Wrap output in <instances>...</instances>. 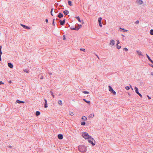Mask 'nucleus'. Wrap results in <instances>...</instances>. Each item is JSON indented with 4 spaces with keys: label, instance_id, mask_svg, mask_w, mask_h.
Segmentation results:
<instances>
[{
    "label": "nucleus",
    "instance_id": "10",
    "mask_svg": "<svg viewBox=\"0 0 153 153\" xmlns=\"http://www.w3.org/2000/svg\"><path fill=\"white\" fill-rule=\"evenodd\" d=\"M63 15L61 13H59L58 15L57 16V17L59 18H61L63 17Z\"/></svg>",
    "mask_w": 153,
    "mask_h": 153
},
{
    "label": "nucleus",
    "instance_id": "28",
    "mask_svg": "<svg viewBox=\"0 0 153 153\" xmlns=\"http://www.w3.org/2000/svg\"><path fill=\"white\" fill-rule=\"evenodd\" d=\"M24 71L25 72L27 73H29V71L27 69H25Z\"/></svg>",
    "mask_w": 153,
    "mask_h": 153
},
{
    "label": "nucleus",
    "instance_id": "6",
    "mask_svg": "<svg viewBox=\"0 0 153 153\" xmlns=\"http://www.w3.org/2000/svg\"><path fill=\"white\" fill-rule=\"evenodd\" d=\"M102 19V18L101 17H99L98 19L99 24L100 26V27H102V23L101 22Z\"/></svg>",
    "mask_w": 153,
    "mask_h": 153
},
{
    "label": "nucleus",
    "instance_id": "14",
    "mask_svg": "<svg viewBox=\"0 0 153 153\" xmlns=\"http://www.w3.org/2000/svg\"><path fill=\"white\" fill-rule=\"evenodd\" d=\"M69 11L68 10H65L63 11L64 14L66 16L69 13Z\"/></svg>",
    "mask_w": 153,
    "mask_h": 153
},
{
    "label": "nucleus",
    "instance_id": "3",
    "mask_svg": "<svg viewBox=\"0 0 153 153\" xmlns=\"http://www.w3.org/2000/svg\"><path fill=\"white\" fill-rule=\"evenodd\" d=\"M88 139L89 143L92 144L93 146L95 144L94 143H93V142L95 141V140L93 138L91 137V136Z\"/></svg>",
    "mask_w": 153,
    "mask_h": 153
},
{
    "label": "nucleus",
    "instance_id": "11",
    "mask_svg": "<svg viewBox=\"0 0 153 153\" xmlns=\"http://www.w3.org/2000/svg\"><path fill=\"white\" fill-rule=\"evenodd\" d=\"M136 52L138 55L143 56L142 53L141 51H136Z\"/></svg>",
    "mask_w": 153,
    "mask_h": 153
},
{
    "label": "nucleus",
    "instance_id": "7",
    "mask_svg": "<svg viewBox=\"0 0 153 153\" xmlns=\"http://www.w3.org/2000/svg\"><path fill=\"white\" fill-rule=\"evenodd\" d=\"M65 19H64L63 20H62V21L61 20H59V21L60 22V24L62 25H63L65 23Z\"/></svg>",
    "mask_w": 153,
    "mask_h": 153
},
{
    "label": "nucleus",
    "instance_id": "35",
    "mask_svg": "<svg viewBox=\"0 0 153 153\" xmlns=\"http://www.w3.org/2000/svg\"><path fill=\"white\" fill-rule=\"evenodd\" d=\"M50 92H51V95L53 96V97L54 98V95H53V92L52 91H51Z\"/></svg>",
    "mask_w": 153,
    "mask_h": 153
},
{
    "label": "nucleus",
    "instance_id": "51",
    "mask_svg": "<svg viewBox=\"0 0 153 153\" xmlns=\"http://www.w3.org/2000/svg\"><path fill=\"white\" fill-rule=\"evenodd\" d=\"M45 100V103H47V101L46 100Z\"/></svg>",
    "mask_w": 153,
    "mask_h": 153
},
{
    "label": "nucleus",
    "instance_id": "54",
    "mask_svg": "<svg viewBox=\"0 0 153 153\" xmlns=\"http://www.w3.org/2000/svg\"><path fill=\"white\" fill-rule=\"evenodd\" d=\"M56 20L57 21H58V20H59H59H58V19H57H57H56Z\"/></svg>",
    "mask_w": 153,
    "mask_h": 153
},
{
    "label": "nucleus",
    "instance_id": "5",
    "mask_svg": "<svg viewBox=\"0 0 153 153\" xmlns=\"http://www.w3.org/2000/svg\"><path fill=\"white\" fill-rule=\"evenodd\" d=\"M108 87L109 88V91L111 92L114 95H115L116 94V92H115L113 90V88L111 87L110 86H109Z\"/></svg>",
    "mask_w": 153,
    "mask_h": 153
},
{
    "label": "nucleus",
    "instance_id": "48",
    "mask_svg": "<svg viewBox=\"0 0 153 153\" xmlns=\"http://www.w3.org/2000/svg\"><path fill=\"white\" fill-rule=\"evenodd\" d=\"M45 21L46 22H48V20L47 19H46Z\"/></svg>",
    "mask_w": 153,
    "mask_h": 153
},
{
    "label": "nucleus",
    "instance_id": "2",
    "mask_svg": "<svg viewBox=\"0 0 153 153\" xmlns=\"http://www.w3.org/2000/svg\"><path fill=\"white\" fill-rule=\"evenodd\" d=\"M82 136L85 139H88L91 136H89L87 133L85 132H82Z\"/></svg>",
    "mask_w": 153,
    "mask_h": 153
},
{
    "label": "nucleus",
    "instance_id": "56",
    "mask_svg": "<svg viewBox=\"0 0 153 153\" xmlns=\"http://www.w3.org/2000/svg\"><path fill=\"white\" fill-rule=\"evenodd\" d=\"M55 19H54L53 20V21H54V20H55Z\"/></svg>",
    "mask_w": 153,
    "mask_h": 153
},
{
    "label": "nucleus",
    "instance_id": "26",
    "mask_svg": "<svg viewBox=\"0 0 153 153\" xmlns=\"http://www.w3.org/2000/svg\"><path fill=\"white\" fill-rule=\"evenodd\" d=\"M120 29H122V30H123V32H127V31H128L127 30H126L124 29V28H122L121 27L120 28Z\"/></svg>",
    "mask_w": 153,
    "mask_h": 153
},
{
    "label": "nucleus",
    "instance_id": "1",
    "mask_svg": "<svg viewBox=\"0 0 153 153\" xmlns=\"http://www.w3.org/2000/svg\"><path fill=\"white\" fill-rule=\"evenodd\" d=\"M87 149V147L83 145H81L79 147V151L81 152H85Z\"/></svg>",
    "mask_w": 153,
    "mask_h": 153
},
{
    "label": "nucleus",
    "instance_id": "22",
    "mask_svg": "<svg viewBox=\"0 0 153 153\" xmlns=\"http://www.w3.org/2000/svg\"><path fill=\"white\" fill-rule=\"evenodd\" d=\"M40 114V113L39 111H36V115L37 116L39 115Z\"/></svg>",
    "mask_w": 153,
    "mask_h": 153
},
{
    "label": "nucleus",
    "instance_id": "30",
    "mask_svg": "<svg viewBox=\"0 0 153 153\" xmlns=\"http://www.w3.org/2000/svg\"><path fill=\"white\" fill-rule=\"evenodd\" d=\"M58 104L59 105H62V101L61 100H59L58 101Z\"/></svg>",
    "mask_w": 153,
    "mask_h": 153
},
{
    "label": "nucleus",
    "instance_id": "38",
    "mask_svg": "<svg viewBox=\"0 0 153 153\" xmlns=\"http://www.w3.org/2000/svg\"><path fill=\"white\" fill-rule=\"evenodd\" d=\"M54 12L55 13H56L58 12V11L56 9H55L54 10Z\"/></svg>",
    "mask_w": 153,
    "mask_h": 153
},
{
    "label": "nucleus",
    "instance_id": "17",
    "mask_svg": "<svg viewBox=\"0 0 153 153\" xmlns=\"http://www.w3.org/2000/svg\"><path fill=\"white\" fill-rule=\"evenodd\" d=\"M137 2L139 3L140 4H143V2L141 0H138L137 1Z\"/></svg>",
    "mask_w": 153,
    "mask_h": 153
},
{
    "label": "nucleus",
    "instance_id": "8",
    "mask_svg": "<svg viewBox=\"0 0 153 153\" xmlns=\"http://www.w3.org/2000/svg\"><path fill=\"white\" fill-rule=\"evenodd\" d=\"M20 25L25 29H27V30H29L30 29L29 27L26 26L25 25H24L22 24H21Z\"/></svg>",
    "mask_w": 153,
    "mask_h": 153
},
{
    "label": "nucleus",
    "instance_id": "21",
    "mask_svg": "<svg viewBox=\"0 0 153 153\" xmlns=\"http://www.w3.org/2000/svg\"><path fill=\"white\" fill-rule=\"evenodd\" d=\"M83 100L84 101L89 104V105L90 104V101H87L85 99H83Z\"/></svg>",
    "mask_w": 153,
    "mask_h": 153
},
{
    "label": "nucleus",
    "instance_id": "40",
    "mask_svg": "<svg viewBox=\"0 0 153 153\" xmlns=\"http://www.w3.org/2000/svg\"><path fill=\"white\" fill-rule=\"evenodd\" d=\"M139 23V21L138 20H137L136 21L135 23L136 24H138Z\"/></svg>",
    "mask_w": 153,
    "mask_h": 153
},
{
    "label": "nucleus",
    "instance_id": "33",
    "mask_svg": "<svg viewBox=\"0 0 153 153\" xmlns=\"http://www.w3.org/2000/svg\"><path fill=\"white\" fill-rule=\"evenodd\" d=\"M125 88L127 90H129L130 89L129 87L128 86H126Z\"/></svg>",
    "mask_w": 153,
    "mask_h": 153
},
{
    "label": "nucleus",
    "instance_id": "46",
    "mask_svg": "<svg viewBox=\"0 0 153 153\" xmlns=\"http://www.w3.org/2000/svg\"><path fill=\"white\" fill-rule=\"evenodd\" d=\"M43 76H41V77H40V79H43Z\"/></svg>",
    "mask_w": 153,
    "mask_h": 153
},
{
    "label": "nucleus",
    "instance_id": "57",
    "mask_svg": "<svg viewBox=\"0 0 153 153\" xmlns=\"http://www.w3.org/2000/svg\"><path fill=\"white\" fill-rule=\"evenodd\" d=\"M0 48H2V46H0Z\"/></svg>",
    "mask_w": 153,
    "mask_h": 153
},
{
    "label": "nucleus",
    "instance_id": "34",
    "mask_svg": "<svg viewBox=\"0 0 153 153\" xmlns=\"http://www.w3.org/2000/svg\"><path fill=\"white\" fill-rule=\"evenodd\" d=\"M82 92L84 94H89V92L88 91H83Z\"/></svg>",
    "mask_w": 153,
    "mask_h": 153
},
{
    "label": "nucleus",
    "instance_id": "9",
    "mask_svg": "<svg viewBox=\"0 0 153 153\" xmlns=\"http://www.w3.org/2000/svg\"><path fill=\"white\" fill-rule=\"evenodd\" d=\"M58 137L59 139L62 140L63 138V137L62 134H59L58 135Z\"/></svg>",
    "mask_w": 153,
    "mask_h": 153
},
{
    "label": "nucleus",
    "instance_id": "55",
    "mask_svg": "<svg viewBox=\"0 0 153 153\" xmlns=\"http://www.w3.org/2000/svg\"><path fill=\"white\" fill-rule=\"evenodd\" d=\"M122 36H124V35H123V34L122 35Z\"/></svg>",
    "mask_w": 153,
    "mask_h": 153
},
{
    "label": "nucleus",
    "instance_id": "37",
    "mask_svg": "<svg viewBox=\"0 0 153 153\" xmlns=\"http://www.w3.org/2000/svg\"><path fill=\"white\" fill-rule=\"evenodd\" d=\"M44 107L45 108L48 107V104H47V103H45V104Z\"/></svg>",
    "mask_w": 153,
    "mask_h": 153
},
{
    "label": "nucleus",
    "instance_id": "47",
    "mask_svg": "<svg viewBox=\"0 0 153 153\" xmlns=\"http://www.w3.org/2000/svg\"><path fill=\"white\" fill-rule=\"evenodd\" d=\"M147 97H148L149 100H150L151 99V97L147 95Z\"/></svg>",
    "mask_w": 153,
    "mask_h": 153
},
{
    "label": "nucleus",
    "instance_id": "41",
    "mask_svg": "<svg viewBox=\"0 0 153 153\" xmlns=\"http://www.w3.org/2000/svg\"><path fill=\"white\" fill-rule=\"evenodd\" d=\"M128 50L127 48H123V51H127Z\"/></svg>",
    "mask_w": 153,
    "mask_h": 153
},
{
    "label": "nucleus",
    "instance_id": "52",
    "mask_svg": "<svg viewBox=\"0 0 153 153\" xmlns=\"http://www.w3.org/2000/svg\"><path fill=\"white\" fill-rule=\"evenodd\" d=\"M131 89H132V90H133V88H132V87H131Z\"/></svg>",
    "mask_w": 153,
    "mask_h": 153
},
{
    "label": "nucleus",
    "instance_id": "24",
    "mask_svg": "<svg viewBox=\"0 0 153 153\" xmlns=\"http://www.w3.org/2000/svg\"><path fill=\"white\" fill-rule=\"evenodd\" d=\"M76 19L79 22H81V21L80 19V18L79 16H76L75 17Z\"/></svg>",
    "mask_w": 153,
    "mask_h": 153
},
{
    "label": "nucleus",
    "instance_id": "42",
    "mask_svg": "<svg viewBox=\"0 0 153 153\" xmlns=\"http://www.w3.org/2000/svg\"><path fill=\"white\" fill-rule=\"evenodd\" d=\"M138 95H139L140 96V97H142V95H141V94L140 93H138Z\"/></svg>",
    "mask_w": 153,
    "mask_h": 153
},
{
    "label": "nucleus",
    "instance_id": "20",
    "mask_svg": "<svg viewBox=\"0 0 153 153\" xmlns=\"http://www.w3.org/2000/svg\"><path fill=\"white\" fill-rule=\"evenodd\" d=\"M117 48H121V47L120 46H119L118 44L120 43L119 41L118 40H117Z\"/></svg>",
    "mask_w": 153,
    "mask_h": 153
},
{
    "label": "nucleus",
    "instance_id": "53",
    "mask_svg": "<svg viewBox=\"0 0 153 153\" xmlns=\"http://www.w3.org/2000/svg\"><path fill=\"white\" fill-rule=\"evenodd\" d=\"M151 74L152 75H153V72H151Z\"/></svg>",
    "mask_w": 153,
    "mask_h": 153
},
{
    "label": "nucleus",
    "instance_id": "12",
    "mask_svg": "<svg viewBox=\"0 0 153 153\" xmlns=\"http://www.w3.org/2000/svg\"><path fill=\"white\" fill-rule=\"evenodd\" d=\"M114 42H115V41L114 40H113V39L111 40L110 41V45H114Z\"/></svg>",
    "mask_w": 153,
    "mask_h": 153
},
{
    "label": "nucleus",
    "instance_id": "32",
    "mask_svg": "<svg viewBox=\"0 0 153 153\" xmlns=\"http://www.w3.org/2000/svg\"><path fill=\"white\" fill-rule=\"evenodd\" d=\"M85 124V122H82L81 123V125L83 126H84Z\"/></svg>",
    "mask_w": 153,
    "mask_h": 153
},
{
    "label": "nucleus",
    "instance_id": "19",
    "mask_svg": "<svg viewBox=\"0 0 153 153\" xmlns=\"http://www.w3.org/2000/svg\"><path fill=\"white\" fill-rule=\"evenodd\" d=\"M87 117L85 116H83L82 117V120L84 121H85L87 120Z\"/></svg>",
    "mask_w": 153,
    "mask_h": 153
},
{
    "label": "nucleus",
    "instance_id": "18",
    "mask_svg": "<svg viewBox=\"0 0 153 153\" xmlns=\"http://www.w3.org/2000/svg\"><path fill=\"white\" fill-rule=\"evenodd\" d=\"M134 89L135 90V92H136V93L137 94H138V93H139L138 92V89L136 87H135Z\"/></svg>",
    "mask_w": 153,
    "mask_h": 153
},
{
    "label": "nucleus",
    "instance_id": "15",
    "mask_svg": "<svg viewBox=\"0 0 153 153\" xmlns=\"http://www.w3.org/2000/svg\"><path fill=\"white\" fill-rule=\"evenodd\" d=\"M146 55L149 60L151 62L153 63V61L150 59L149 56L147 54H146Z\"/></svg>",
    "mask_w": 153,
    "mask_h": 153
},
{
    "label": "nucleus",
    "instance_id": "36",
    "mask_svg": "<svg viewBox=\"0 0 153 153\" xmlns=\"http://www.w3.org/2000/svg\"><path fill=\"white\" fill-rule=\"evenodd\" d=\"M80 50L81 51H82L84 52L85 51V48H80Z\"/></svg>",
    "mask_w": 153,
    "mask_h": 153
},
{
    "label": "nucleus",
    "instance_id": "31",
    "mask_svg": "<svg viewBox=\"0 0 153 153\" xmlns=\"http://www.w3.org/2000/svg\"><path fill=\"white\" fill-rule=\"evenodd\" d=\"M69 113L70 115L71 116H73L74 115L73 113L71 111H70Z\"/></svg>",
    "mask_w": 153,
    "mask_h": 153
},
{
    "label": "nucleus",
    "instance_id": "25",
    "mask_svg": "<svg viewBox=\"0 0 153 153\" xmlns=\"http://www.w3.org/2000/svg\"><path fill=\"white\" fill-rule=\"evenodd\" d=\"M2 54V53L1 51V48H0V61L1 60V55Z\"/></svg>",
    "mask_w": 153,
    "mask_h": 153
},
{
    "label": "nucleus",
    "instance_id": "29",
    "mask_svg": "<svg viewBox=\"0 0 153 153\" xmlns=\"http://www.w3.org/2000/svg\"><path fill=\"white\" fill-rule=\"evenodd\" d=\"M150 33L152 35H153V30L151 29L150 30Z\"/></svg>",
    "mask_w": 153,
    "mask_h": 153
},
{
    "label": "nucleus",
    "instance_id": "27",
    "mask_svg": "<svg viewBox=\"0 0 153 153\" xmlns=\"http://www.w3.org/2000/svg\"><path fill=\"white\" fill-rule=\"evenodd\" d=\"M94 116V114L93 113L91 114L90 115V117L93 118Z\"/></svg>",
    "mask_w": 153,
    "mask_h": 153
},
{
    "label": "nucleus",
    "instance_id": "16",
    "mask_svg": "<svg viewBox=\"0 0 153 153\" xmlns=\"http://www.w3.org/2000/svg\"><path fill=\"white\" fill-rule=\"evenodd\" d=\"M16 102H17L18 103H25V102L24 101L19 100H16Z\"/></svg>",
    "mask_w": 153,
    "mask_h": 153
},
{
    "label": "nucleus",
    "instance_id": "4",
    "mask_svg": "<svg viewBox=\"0 0 153 153\" xmlns=\"http://www.w3.org/2000/svg\"><path fill=\"white\" fill-rule=\"evenodd\" d=\"M82 26V25H80V26L79 27H78L76 26H75V27H74V26H71V27L70 29L71 30H78L80 28V27Z\"/></svg>",
    "mask_w": 153,
    "mask_h": 153
},
{
    "label": "nucleus",
    "instance_id": "50",
    "mask_svg": "<svg viewBox=\"0 0 153 153\" xmlns=\"http://www.w3.org/2000/svg\"><path fill=\"white\" fill-rule=\"evenodd\" d=\"M9 83H12V81H10L9 82Z\"/></svg>",
    "mask_w": 153,
    "mask_h": 153
},
{
    "label": "nucleus",
    "instance_id": "43",
    "mask_svg": "<svg viewBox=\"0 0 153 153\" xmlns=\"http://www.w3.org/2000/svg\"><path fill=\"white\" fill-rule=\"evenodd\" d=\"M4 83L2 81H0V85L3 84Z\"/></svg>",
    "mask_w": 153,
    "mask_h": 153
},
{
    "label": "nucleus",
    "instance_id": "23",
    "mask_svg": "<svg viewBox=\"0 0 153 153\" xmlns=\"http://www.w3.org/2000/svg\"><path fill=\"white\" fill-rule=\"evenodd\" d=\"M68 5L70 6L72 5V2L71 1H68Z\"/></svg>",
    "mask_w": 153,
    "mask_h": 153
},
{
    "label": "nucleus",
    "instance_id": "13",
    "mask_svg": "<svg viewBox=\"0 0 153 153\" xmlns=\"http://www.w3.org/2000/svg\"><path fill=\"white\" fill-rule=\"evenodd\" d=\"M8 67L10 68H12L13 67V64L11 63H8Z\"/></svg>",
    "mask_w": 153,
    "mask_h": 153
},
{
    "label": "nucleus",
    "instance_id": "44",
    "mask_svg": "<svg viewBox=\"0 0 153 153\" xmlns=\"http://www.w3.org/2000/svg\"><path fill=\"white\" fill-rule=\"evenodd\" d=\"M53 8H52L51 9V13H52L53 12Z\"/></svg>",
    "mask_w": 153,
    "mask_h": 153
},
{
    "label": "nucleus",
    "instance_id": "49",
    "mask_svg": "<svg viewBox=\"0 0 153 153\" xmlns=\"http://www.w3.org/2000/svg\"><path fill=\"white\" fill-rule=\"evenodd\" d=\"M51 15L52 16H53V12H52V13H51Z\"/></svg>",
    "mask_w": 153,
    "mask_h": 153
},
{
    "label": "nucleus",
    "instance_id": "45",
    "mask_svg": "<svg viewBox=\"0 0 153 153\" xmlns=\"http://www.w3.org/2000/svg\"><path fill=\"white\" fill-rule=\"evenodd\" d=\"M63 39H64V40H65V39H66V38H65V35H63Z\"/></svg>",
    "mask_w": 153,
    "mask_h": 153
},
{
    "label": "nucleus",
    "instance_id": "39",
    "mask_svg": "<svg viewBox=\"0 0 153 153\" xmlns=\"http://www.w3.org/2000/svg\"><path fill=\"white\" fill-rule=\"evenodd\" d=\"M55 23L54 22V21H53V22H52V25H53V26H55Z\"/></svg>",
    "mask_w": 153,
    "mask_h": 153
}]
</instances>
